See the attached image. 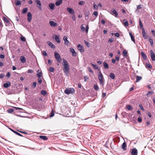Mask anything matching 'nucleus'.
I'll return each mask as SVG.
<instances>
[{"instance_id": "obj_40", "label": "nucleus", "mask_w": 155, "mask_h": 155, "mask_svg": "<svg viewBox=\"0 0 155 155\" xmlns=\"http://www.w3.org/2000/svg\"><path fill=\"white\" fill-rule=\"evenodd\" d=\"M42 72H39L37 74V76L39 78H41V77L42 76Z\"/></svg>"}, {"instance_id": "obj_15", "label": "nucleus", "mask_w": 155, "mask_h": 155, "mask_svg": "<svg viewBox=\"0 0 155 155\" xmlns=\"http://www.w3.org/2000/svg\"><path fill=\"white\" fill-rule=\"evenodd\" d=\"M49 24L52 27H54L56 26L57 25V23L53 21H50Z\"/></svg>"}, {"instance_id": "obj_56", "label": "nucleus", "mask_w": 155, "mask_h": 155, "mask_svg": "<svg viewBox=\"0 0 155 155\" xmlns=\"http://www.w3.org/2000/svg\"><path fill=\"white\" fill-rule=\"evenodd\" d=\"M38 82L39 84H41L42 82V80L40 78H39L38 79Z\"/></svg>"}, {"instance_id": "obj_45", "label": "nucleus", "mask_w": 155, "mask_h": 155, "mask_svg": "<svg viewBox=\"0 0 155 155\" xmlns=\"http://www.w3.org/2000/svg\"><path fill=\"white\" fill-rule=\"evenodd\" d=\"M84 3H85V2L84 1H81L79 2L78 4L79 5H84Z\"/></svg>"}, {"instance_id": "obj_3", "label": "nucleus", "mask_w": 155, "mask_h": 155, "mask_svg": "<svg viewBox=\"0 0 155 155\" xmlns=\"http://www.w3.org/2000/svg\"><path fill=\"white\" fill-rule=\"evenodd\" d=\"M54 57L57 60V61L59 63H60L61 61V58L59 54L56 52L54 53Z\"/></svg>"}, {"instance_id": "obj_8", "label": "nucleus", "mask_w": 155, "mask_h": 155, "mask_svg": "<svg viewBox=\"0 0 155 155\" xmlns=\"http://www.w3.org/2000/svg\"><path fill=\"white\" fill-rule=\"evenodd\" d=\"M28 20L29 22H30L32 18V15L30 12H28L27 14Z\"/></svg>"}, {"instance_id": "obj_54", "label": "nucleus", "mask_w": 155, "mask_h": 155, "mask_svg": "<svg viewBox=\"0 0 155 155\" xmlns=\"http://www.w3.org/2000/svg\"><path fill=\"white\" fill-rule=\"evenodd\" d=\"M139 107L142 110H143V111L144 110V109L143 108L142 105L141 104H140L139 105Z\"/></svg>"}, {"instance_id": "obj_32", "label": "nucleus", "mask_w": 155, "mask_h": 155, "mask_svg": "<svg viewBox=\"0 0 155 155\" xmlns=\"http://www.w3.org/2000/svg\"><path fill=\"white\" fill-rule=\"evenodd\" d=\"M146 67L147 68H148L149 69H151L152 68V66L151 64H147L146 65Z\"/></svg>"}, {"instance_id": "obj_12", "label": "nucleus", "mask_w": 155, "mask_h": 155, "mask_svg": "<svg viewBox=\"0 0 155 155\" xmlns=\"http://www.w3.org/2000/svg\"><path fill=\"white\" fill-rule=\"evenodd\" d=\"M142 34L144 38L145 39H147V36L146 33L144 29H143L142 31Z\"/></svg>"}, {"instance_id": "obj_31", "label": "nucleus", "mask_w": 155, "mask_h": 155, "mask_svg": "<svg viewBox=\"0 0 155 155\" xmlns=\"http://www.w3.org/2000/svg\"><path fill=\"white\" fill-rule=\"evenodd\" d=\"M129 34L130 35V36L131 37V40L132 41H133L134 43L135 42V40L134 39V36L133 35H132L131 33H129Z\"/></svg>"}, {"instance_id": "obj_1", "label": "nucleus", "mask_w": 155, "mask_h": 155, "mask_svg": "<svg viewBox=\"0 0 155 155\" xmlns=\"http://www.w3.org/2000/svg\"><path fill=\"white\" fill-rule=\"evenodd\" d=\"M63 67V71L67 75H68L69 74L70 70L69 66L68 61L65 59H63L62 63Z\"/></svg>"}, {"instance_id": "obj_14", "label": "nucleus", "mask_w": 155, "mask_h": 155, "mask_svg": "<svg viewBox=\"0 0 155 155\" xmlns=\"http://www.w3.org/2000/svg\"><path fill=\"white\" fill-rule=\"evenodd\" d=\"M70 51L72 53V55L73 56L75 57L76 55V53L74 49L73 48H71Z\"/></svg>"}, {"instance_id": "obj_51", "label": "nucleus", "mask_w": 155, "mask_h": 155, "mask_svg": "<svg viewBox=\"0 0 155 155\" xmlns=\"http://www.w3.org/2000/svg\"><path fill=\"white\" fill-rule=\"evenodd\" d=\"M5 77V74L3 73H1L0 74V78L1 79L4 78Z\"/></svg>"}, {"instance_id": "obj_7", "label": "nucleus", "mask_w": 155, "mask_h": 155, "mask_svg": "<svg viewBox=\"0 0 155 155\" xmlns=\"http://www.w3.org/2000/svg\"><path fill=\"white\" fill-rule=\"evenodd\" d=\"M63 40L64 41V44L65 45L68 46L69 44V42L68 40V38L67 37L65 36L63 37Z\"/></svg>"}, {"instance_id": "obj_29", "label": "nucleus", "mask_w": 155, "mask_h": 155, "mask_svg": "<svg viewBox=\"0 0 155 155\" xmlns=\"http://www.w3.org/2000/svg\"><path fill=\"white\" fill-rule=\"evenodd\" d=\"M21 4V1L19 0H17L15 1V4L16 6H18Z\"/></svg>"}, {"instance_id": "obj_20", "label": "nucleus", "mask_w": 155, "mask_h": 155, "mask_svg": "<svg viewBox=\"0 0 155 155\" xmlns=\"http://www.w3.org/2000/svg\"><path fill=\"white\" fill-rule=\"evenodd\" d=\"M20 59L22 63H25L26 61V60L25 59V58L24 56H21L20 58Z\"/></svg>"}, {"instance_id": "obj_6", "label": "nucleus", "mask_w": 155, "mask_h": 155, "mask_svg": "<svg viewBox=\"0 0 155 155\" xmlns=\"http://www.w3.org/2000/svg\"><path fill=\"white\" fill-rule=\"evenodd\" d=\"M77 47L78 49L81 52H84V48L82 45L80 44H78Z\"/></svg>"}, {"instance_id": "obj_53", "label": "nucleus", "mask_w": 155, "mask_h": 155, "mask_svg": "<svg viewBox=\"0 0 155 155\" xmlns=\"http://www.w3.org/2000/svg\"><path fill=\"white\" fill-rule=\"evenodd\" d=\"M124 25L125 26H128V23L127 21H125L124 22Z\"/></svg>"}, {"instance_id": "obj_13", "label": "nucleus", "mask_w": 155, "mask_h": 155, "mask_svg": "<svg viewBox=\"0 0 155 155\" xmlns=\"http://www.w3.org/2000/svg\"><path fill=\"white\" fill-rule=\"evenodd\" d=\"M11 85V83L10 82L8 81L6 83H4L3 84V87L5 88H8Z\"/></svg>"}, {"instance_id": "obj_62", "label": "nucleus", "mask_w": 155, "mask_h": 155, "mask_svg": "<svg viewBox=\"0 0 155 155\" xmlns=\"http://www.w3.org/2000/svg\"><path fill=\"white\" fill-rule=\"evenodd\" d=\"M137 120L139 122H141L142 121V118L140 117H139L138 118Z\"/></svg>"}, {"instance_id": "obj_61", "label": "nucleus", "mask_w": 155, "mask_h": 155, "mask_svg": "<svg viewBox=\"0 0 155 155\" xmlns=\"http://www.w3.org/2000/svg\"><path fill=\"white\" fill-rule=\"evenodd\" d=\"M114 35L117 37H119L120 36V34L118 33H116L114 34Z\"/></svg>"}, {"instance_id": "obj_41", "label": "nucleus", "mask_w": 155, "mask_h": 155, "mask_svg": "<svg viewBox=\"0 0 155 155\" xmlns=\"http://www.w3.org/2000/svg\"><path fill=\"white\" fill-rule=\"evenodd\" d=\"M91 64L92 65V66L93 67L94 69H97L98 68V67L97 66V65L92 63Z\"/></svg>"}, {"instance_id": "obj_37", "label": "nucleus", "mask_w": 155, "mask_h": 155, "mask_svg": "<svg viewBox=\"0 0 155 155\" xmlns=\"http://www.w3.org/2000/svg\"><path fill=\"white\" fill-rule=\"evenodd\" d=\"M153 92L152 91H149L147 95V96L148 97H150L152 95Z\"/></svg>"}, {"instance_id": "obj_60", "label": "nucleus", "mask_w": 155, "mask_h": 155, "mask_svg": "<svg viewBox=\"0 0 155 155\" xmlns=\"http://www.w3.org/2000/svg\"><path fill=\"white\" fill-rule=\"evenodd\" d=\"M42 54H43V55H44V56H47V54L45 51H43L42 52Z\"/></svg>"}, {"instance_id": "obj_23", "label": "nucleus", "mask_w": 155, "mask_h": 155, "mask_svg": "<svg viewBox=\"0 0 155 155\" xmlns=\"http://www.w3.org/2000/svg\"><path fill=\"white\" fill-rule=\"evenodd\" d=\"M103 65H104V68L106 69H107L108 68H109V65H108V64H107V63L104 61L103 62Z\"/></svg>"}, {"instance_id": "obj_9", "label": "nucleus", "mask_w": 155, "mask_h": 155, "mask_svg": "<svg viewBox=\"0 0 155 155\" xmlns=\"http://www.w3.org/2000/svg\"><path fill=\"white\" fill-rule=\"evenodd\" d=\"M37 4V6L40 10H41V4L39 0H35Z\"/></svg>"}, {"instance_id": "obj_44", "label": "nucleus", "mask_w": 155, "mask_h": 155, "mask_svg": "<svg viewBox=\"0 0 155 155\" xmlns=\"http://www.w3.org/2000/svg\"><path fill=\"white\" fill-rule=\"evenodd\" d=\"M54 115V114L53 112V110H52L51 113V114L50 115V117H52Z\"/></svg>"}, {"instance_id": "obj_10", "label": "nucleus", "mask_w": 155, "mask_h": 155, "mask_svg": "<svg viewBox=\"0 0 155 155\" xmlns=\"http://www.w3.org/2000/svg\"><path fill=\"white\" fill-rule=\"evenodd\" d=\"M67 11L71 14H74V12L72 8H67Z\"/></svg>"}, {"instance_id": "obj_28", "label": "nucleus", "mask_w": 155, "mask_h": 155, "mask_svg": "<svg viewBox=\"0 0 155 155\" xmlns=\"http://www.w3.org/2000/svg\"><path fill=\"white\" fill-rule=\"evenodd\" d=\"M98 78L99 79L103 78V76L102 73L101 72H99L98 74Z\"/></svg>"}, {"instance_id": "obj_57", "label": "nucleus", "mask_w": 155, "mask_h": 155, "mask_svg": "<svg viewBox=\"0 0 155 155\" xmlns=\"http://www.w3.org/2000/svg\"><path fill=\"white\" fill-rule=\"evenodd\" d=\"M84 81H86L87 80L89 79L88 77L87 76H85L84 77Z\"/></svg>"}, {"instance_id": "obj_64", "label": "nucleus", "mask_w": 155, "mask_h": 155, "mask_svg": "<svg viewBox=\"0 0 155 155\" xmlns=\"http://www.w3.org/2000/svg\"><path fill=\"white\" fill-rule=\"evenodd\" d=\"M5 58V56L4 55L2 54H1L0 55V58L1 59H3Z\"/></svg>"}, {"instance_id": "obj_4", "label": "nucleus", "mask_w": 155, "mask_h": 155, "mask_svg": "<svg viewBox=\"0 0 155 155\" xmlns=\"http://www.w3.org/2000/svg\"><path fill=\"white\" fill-rule=\"evenodd\" d=\"M150 54L152 60L155 61V54L152 50H150Z\"/></svg>"}, {"instance_id": "obj_55", "label": "nucleus", "mask_w": 155, "mask_h": 155, "mask_svg": "<svg viewBox=\"0 0 155 155\" xmlns=\"http://www.w3.org/2000/svg\"><path fill=\"white\" fill-rule=\"evenodd\" d=\"M151 32L153 36L155 37V31L154 30H151Z\"/></svg>"}, {"instance_id": "obj_27", "label": "nucleus", "mask_w": 155, "mask_h": 155, "mask_svg": "<svg viewBox=\"0 0 155 155\" xmlns=\"http://www.w3.org/2000/svg\"><path fill=\"white\" fill-rule=\"evenodd\" d=\"M126 107L127 109L128 110H131L133 109L132 107L130 105H127Z\"/></svg>"}, {"instance_id": "obj_2", "label": "nucleus", "mask_w": 155, "mask_h": 155, "mask_svg": "<svg viewBox=\"0 0 155 155\" xmlns=\"http://www.w3.org/2000/svg\"><path fill=\"white\" fill-rule=\"evenodd\" d=\"M74 91L75 90L73 88H67L64 90V93L66 94H70L73 93Z\"/></svg>"}, {"instance_id": "obj_19", "label": "nucleus", "mask_w": 155, "mask_h": 155, "mask_svg": "<svg viewBox=\"0 0 155 155\" xmlns=\"http://www.w3.org/2000/svg\"><path fill=\"white\" fill-rule=\"evenodd\" d=\"M121 148L124 150H127V144L125 142L123 143L121 146Z\"/></svg>"}, {"instance_id": "obj_25", "label": "nucleus", "mask_w": 155, "mask_h": 155, "mask_svg": "<svg viewBox=\"0 0 155 155\" xmlns=\"http://www.w3.org/2000/svg\"><path fill=\"white\" fill-rule=\"evenodd\" d=\"M39 138L41 139L45 140H46L48 139V137L46 136H39Z\"/></svg>"}, {"instance_id": "obj_48", "label": "nucleus", "mask_w": 155, "mask_h": 155, "mask_svg": "<svg viewBox=\"0 0 155 155\" xmlns=\"http://www.w3.org/2000/svg\"><path fill=\"white\" fill-rule=\"evenodd\" d=\"M49 71L51 72H53L54 71V69L53 68L51 67L49 68Z\"/></svg>"}, {"instance_id": "obj_26", "label": "nucleus", "mask_w": 155, "mask_h": 155, "mask_svg": "<svg viewBox=\"0 0 155 155\" xmlns=\"http://www.w3.org/2000/svg\"><path fill=\"white\" fill-rule=\"evenodd\" d=\"M139 25L140 26V29H142V31L143 30V29H144L143 28V25H142V23L140 19H139Z\"/></svg>"}, {"instance_id": "obj_43", "label": "nucleus", "mask_w": 155, "mask_h": 155, "mask_svg": "<svg viewBox=\"0 0 155 155\" xmlns=\"http://www.w3.org/2000/svg\"><path fill=\"white\" fill-rule=\"evenodd\" d=\"M20 39L21 40L23 41H26V39L25 37L23 36H21L20 38Z\"/></svg>"}, {"instance_id": "obj_34", "label": "nucleus", "mask_w": 155, "mask_h": 155, "mask_svg": "<svg viewBox=\"0 0 155 155\" xmlns=\"http://www.w3.org/2000/svg\"><path fill=\"white\" fill-rule=\"evenodd\" d=\"M149 41L150 43V45L151 46H153V41L152 38H150L149 39Z\"/></svg>"}, {"instance_id": "obj_42", "label": "nucleus", "mask_w": 155, "mask_h": 155, "mask_svg": "<svg viewBox=\"0 0 155 155\" xmlns=\"http://www.w3.org/2000/svg\"><path fill=\"white\" fill-rule=\"evenodd\" d=\"M81 30L82 31H85V28L83 25H81Z\"/></svg>"}, {"instance_id": "obj_47", "label": "nucleus", "mask_w": 155, "mask_h": 155, "mask_svg": "<svg viewBox=\"0 0 155 155\" xmlns=\"http://www.w3.org/2000/svg\"><path fill=\"white\" fill-rule=\"evenodd\" d=\"M123 53L124 55L126 56L127 55V52L125 50H124V51Z\"/></svg>"}, {"instance_id": "obj_21", "label": "nucleus", "mask_w": 155, "mask_h": 155, "mask_svg": "<svg viewBox=\"0 0 155 155\" xmlns=\"http://www.w3.org/2000/svg\"><path fill=\"white\" fill-rule=\"evenodd\" d=\"M55 6L54 4V3H51L49 5V7L51 10H53L54 9Z\"/></svg>"}, {"instance_id": "obj_49", "label": "nucleus", "mask_w": 155, "mask_h": 155, "mask_svg": "<svg viewBox=\"0 0 155 155\" xmlns=\"http://www.w3.org/2000/svg\"><path fill=\"white\" fill-rule=\"evenodd\" d=\"M88 71L89 72H91L92 73H93V71L92 70L90 67H88L87 68Z\"/></svg>"}, {"instance_id": "obj_52", "label": "nucleus", "mask_w": 155, "mask_h": 155, "mask_svg": "<svg viewBox=\"0 0 155 155\" xmlns=\"http://www.w3.org/2000/svg\"><path fill=\"white\" fill-rule=\"evenodd\" d=\"M99 81H100V82L101 84H102V85H104V82L103 81V78H102L101 79H99Z\"/></svg>"}, {"instance_id": "obj_46", "label": "nucleus", "mask_w": 155, "mask_h": 155, "mask_svg": "<svg viewBox=\"0 0 155 155\" xmlns=\"http://www.w3.org/2000/svg\"><path fill=\"white\" fill-rule=\"evenodd\" d=\"M10 76H11V74H10V73L9 72H8L6 75V77L7 78H9L10 77Z\"/></svg>"}, {"instance_id": "obj_63", "label": "nucleus", "mask_w": 155, "mask_h": 155, "mask_svg": "<svg viewBox=\"0 0 155 155\" xmlns=\"http://www.w3.org/2000/svg\"><path fill=\"white\" fill-rule=\"evenodd\" d=\"M84 42H85V44L87 45V46L89 47V44H90V43H88L87 41H84Z\"/></svg>"}, {"instance_id": "obj_18", "label": "nucleus", "mask_w": 155, "mask_h": 155, "mask_svg": "<svg viewBox=\"0 0 155 155\" xmlns=\"http://www.w3.org/2000/svg\"><path fill=\"white\" fill-rule=\"evenodd\" d=\"M62 0H57L55 4L57 6H59L62 3Z\"/></svg>"}, {"instance_id": "obj_11", "label": "nucleus", "mask_w": 155, "mask_h": 155, "mask_svg": "<svg viewBox=\"0 0 155 155\" xmlns=\"http://www.w3.org/2000/svg\"><path fill=\"white\" fill-rule=\"evenodd\" d=\"M55 36V38H54L56 42L58 43H60V40L59 38V36L58 35H54Z\"/></svg>"}, {"instance_id": "obj_59", "label": "nucleus", "mask_w": 155, "mask_h": 155, "mask_svg": "<svg viewBox=\"0 0 155 155\" xmlns=\"http://www.w3.org/2000/svg\"><path fill=\"white\" fill-rule=\"evenodd\" d=\"M142 5H140L137 6V9H140L142 8L141 7Z\"/></svg>"}, {"instance_id": "obj_5", "label": "nucleus", "mask_w": 155, "mask_h": 155, "mask_svg": "<svg viewBox=\"0 0 155 155\" xmlns=\"http://www.w3.org/2000/svg\"><path fill=\"white\" fill-rule=\"evenodd\" d=\"M131 150V155H137L138 153L137 150L136 148H133Z\"/></svg>"}, {"instance_id": "obj_35", "label": "nucleus", "mask_w": 155, "mask_h": 155, "mask_svg": "<svg viewBox=\"0 0 155 155\" xmlns=\"http://www.w3.org/2000/svg\"><path fill=\"white\" fill-rule=\"evenodd\" d=\"M14 111V110L13 109H12V108L9 109L7 110V111L8 113H12V112H13Z\"/></svg>"}, {"instance_id": "obj_16", "label": "nucleus", "mask_w": 155, "mask_h": 155, "mask_svg": "<svg viewBox=\"0 0 155 155\" xmlns=\"http://www.w3.org/2000/svg\"><path fill=\"white\" fill-rule=\"evenodd\" d=\"M47 43L52 48H55V45L52 43L50 41H48L47 42Z\"/></svg>"}, {"instance_id": "obj_39", "label": "nucleus", "mask_w": 155, "mask_h": 155, "mask_svg": "<svg viewBox=\"0 0 155 155\" xmlns=\"http://www.w3.org/2000/svg\"><path fill=\"white\" fill-rule=\"evenodd\" d=\"M94 89L96 91H97L99 90V87L96 84L94 85Z\"/></svg>"}, {"instance_id": "obj_50", "label": "nucleus", "mask_w": 155, "mask_h": 155, "mask_svg": "<svg viewBox=\"0 0 155 155\" xmlns=\"http://www.w3.org/2000/svg\"><path fill=\"white\" fill-rule=\"evenodd\" d=\"M114 41V39L113 38H111L109 39L108 42L110 43L113 42Z\"/></svg>"}, {"instance_id": "obj_38", "label": "nucleus", "mask_w": 155, "mask_h": 155, "mask_svg": "<svg viewBox=\"0 0 155 155\" xmlns=\"http://www.w3.org/2000/svg\"><path fill=\"white\" fill-rule=\"evenodd\" d=\"M36 85H37V82H34L33 83V84H32L31 87L33 88H35L36 86Z\"/></svg>"}, {"instance_id": "obj_30", "label": "nucleus", "mask_w": 155, "mask_h": 155, "mask_svg": "<svg viewBox=\"0 0 155 155\" xmlns=\"http://www.w3.org/2000/svg\"><path fill=\"white\" fill-rule=\"evenodd\" d=\"M109 77L110 78L112 79H114L115 78V75L113 73H110L109 75Z\"/></svg>"}, {"instance_id": "obj_36", "label": "nucleus", "mask_w": 155, "mask_h": 155, "mask_svg": "<svg viewBox=\"0 0 155 155\" xmlns=\"http://www.w3.org/2000/svg\"><path fill=\"white\" fill-rule=\"evenodd\" d=\"M41 93L42 95H45L47 94L45 90H42L41 91Z\"/></svg>"}, {"instance_id": "obj_58", "label": "nucleus", "mask_w": 155, "mask_h": 155, "mask_svg": "<svg viewBox=\"0 0 155 155\" xmlns=\"http://www.w3.org/2000/svg\"><path fill=\"white\" fill-rule=\"evenodd\" d=\"M93 14L95 16H97L98 15V12H97V11H94L93 13Z\"/></svg>"}, {"instance_id": "obj_33", "label": "nucleus", "mask_w": 155, "mask_h": 155, "mask_svg": "<svg viewBox=\"0 0 155 155\" xmlns=\"http://www.w3.org/2000/svg\"><path fill=\"white\" fill-rule=\"evenodd\" d=\"M28 11V8H25L23 9L22 11V13L23 14H25Z\"/></svg>"}, {"instance_id": "obj_24", "label": "nucleus", "mask_w": 155, "mask_h": 155, "mask_svg": "<svg viewBox=\"0 0 155 155\" xmlns=\"http://www.w3.org/2000/svg\"><path fill=\"white\" fill-rule=\"evenodd\" d=\"M112 15H115V16L116 17H117L118 16V14L117 12L115 10H114L112 11Z\"/></svg>"}, {"instance_id": "obj_17", "label": "nucleus", "mask_w": 155, "mask_h": 155, "mask_svg": "<svg viewBox=\"0 0 155 155\" xmlns=\"http://www.w3.org/2000/svg\"><path fill=\"white\" fill-rule=\"evenodd\" d=\"M141 54L143 58L145 60H146L147 59V55L143 52H141Z\"/></svg>"}, {"instance_id": "obj_22", "label": "nucleus", "mask_w": 155, "mask_h": 155, "mask_svg": "<svg viewBox=\"0 0 155 155\" xmlns=\"http://www.w3.org/2000/svg\"><path fill=\"white\" fill-rule=\"evenodd\" d=\"M142 79V77L141 76H139L138 75L136 76V79L135 81L136 82H138L140 81Z\"/></svg>"}]
</instances>
